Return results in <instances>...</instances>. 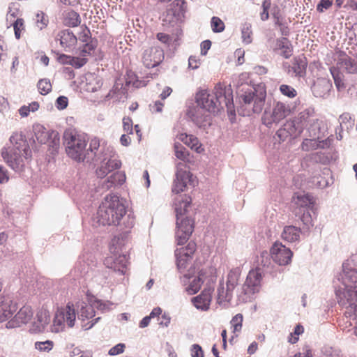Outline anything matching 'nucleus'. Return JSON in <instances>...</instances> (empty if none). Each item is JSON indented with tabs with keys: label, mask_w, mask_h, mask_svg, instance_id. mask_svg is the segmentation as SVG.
<instances>
[{
	"label": "nucleus",
	"mask_w": 357,
	"mask_h": 357,
	"mask_svg": "<svg viewBox=\"0 0 357 357\" xmlns=\"http://www.w3.org/2000/svg\"><path fill=\"white\" fill-rule=\"evenodd\" d=\"M344 265H346L348 268H351L357 271L356 270V268H357V253L352 255L350 259L347 262L343 264V268Z\"/></svg>",
	"instance_id": "13d9d810"
},
{
	"label": "nucleus",
	"mask_w": 357,
	"mask_h": 357,
	"mask_svg": "<svg viewBox=\"0 0 357 357\" xmlns=\"http://www.w3.org/2000/svg\"><path fill=\"white\" fill-rule=\"evenodd\" d=\"M266 96V91L261 90L256 93L245 92L241 96V98L245 109L254 113H260L264 106Z\"/></svg>",
	"instance_id": "2eb2a0df"
},
{
	"label": "nucleus",
	"mask_w": 357,
	"mask_h": 357,
	"mask_svg": "<svg viewBox=\"0 0 357 357\" xmlns=\"http://www.w3.org/2000/svg\"><path fill=\"white\" fill-rule=\"evenodd\" d=\"M312 114L313 111L310 109H307L301 112L298 115V119L294 120L296 121V126H302L303 130L313 121L312 119Z\"/></svg>",
	"instance_id": "72a5a7b5"
},
{
	"label": "nucleus",
	"mask_w": 357,
	"mask_h": 357,
	"mask_svg": "<svg viewBox=\"0 0 357 357\" xmlns=\"http://www.w3.org/2000/svg\"><path fill=\"white\" fill-rule=\"evenodd\" d=\"M15 36L17 39H19L21 36V31L24 30V20L22 18H18L13 24Z\"/></svg>",
	"instance_id": "864d4df0"
},
{
	"label": "nucleus",
	"mask_w": 357,
	"mask_h": 357,
	"mask_svg": "<svg viewBox=\"0 0 357 357\" xmlns=\"http://www.w3.org/2000/svg\"><path fill=\"white\" fill-rule=\"evenodd\" d=\"M39 108V104L37 102H32L29 105H24L19 109V113L22 117L27 116L30 112H34Z\"/></svg>",
	"instance_id": "a19ab883"
},
{
	"label": "nucleus",
	"mask_w": 357,
	"mask_h": 357,
	"mask_svg": "<svg viewBox=\"0 0 357 357\" xmlns=\"http://www.w3.org/2000/svg\"><path fill=\"white\" fill-rule=\"evenodd\" d=\"M175 255L176 257L178 269L182 272L187 268L188 261L190 260V257L187 255H184L183 253H180L178 249L175 251Z\"/></svg>",
	"instance_id": "4c0bfd02"
},
{
	"label": "nucleus",
	"mask_w": 357,
	"mask_h": 357,
	"mask_svg": "<svg viewBox=\"0 0 357 357\" xmlns=\"http://www.w3.org/2000/svg\"><path fill=\"white\" fill-rule=\"evenodd\" d=\"M199 60L197 59L196 56H190L188 59V66L189 68L195 70L199 68Z\"/></svg>",
	"instance_id": "69168bd1"
},
{
	"label": "nucleus",
	"mask_w": 357,
	"mask_h": 357,
	"mask_svg": "<svg viewBox=\"0 0 357 357\" xmlns=\"http://www.w3.org/2000/svg\"><path fill=\"white\" fill-rule=\"evenodd\" d=\"M332 89V84L326 79H319L314 82L312 90L314 95L319 98H327Z\"/></svg>",
	"instance_id": "5701e85b"
},
{
	"label": "nucleus",
	"mask_w": 357,
	"mask_h": 357,
	"mask_svg": "<svg viewBox=\"0 0 357 357\" xmlns=\"http://www.w3.org/2000/svg\"><path fill=\"white\" fill-rule=\"evenodd\" d=\"M333 3V0H321L317 6V10L323 12L324 10L329 8Z\"/></svg>",
	"instance_id": "bf43d9fd"
},
{
	"label": "nucleus",
	"mask_w": 357,
	"mask_h": 357,
	"mask_svg": "<svg viewBox=\"0 0 357 357\" xmlns=\"http://www.w3.org/2000/svg\"><path fill=\"white\" fill-rule=\"evenodd\" d=\"M281 93L288 98H292L296 96V91L291 86L282 84L280 86Z\"/></svg>",
	"instance_id": "8fccbe9b"
},
{
	"label": "nucleus",
	"mask_w": 357,
	"mask_h": 357,
	"mask_svg": "<svg viewBox=\"0 0 357 357\" xmlns=\"http://www.w3.org/2000/svg\"><path fill=\"white\" fill-rule=\"evenodd\" d=\"M241 34L243 41L246 44H250L252 42V30L251 24L249 23H245L241 27Z\"/></svg>",
	"instance_id": "79ce46f5"
},
{
	"label": "nucleus",
	"mask_w": 357,
	"mask_h": 357,
	"mask_svg": "<svg viewBox=\"0 0 357 357\" xmlns=\"http://www.w3.org/2000/svg\"><path fill=\"white\" fill-rule=\"evenodd\" d=\"M291 109L289 104L278 101L273 104L272 108L266 109L262 118V123L271 128L273 124H278L280 121L289 116Z\"/></svg>",
	"instance_id": "f8f14e48"
},
{
	"label": "nucleus",
	"mask_w": 357,
	"mask_h": 357,
	"mask_svg": "<svg viewBox=\"0 0 357 357\" xmlns=\"http://www.w3.org/2000/svg\"><path fill=\"white\" fill-rule=\"evenodd\" d=\"M97 222L101 225H118L121 229H130L135 225L132 212L128 211L116 195L105 197L96 214Z\"/></svg>",
	"instance_id": "f257e3e1"
},
{
	"label": "nucleus",
	"mask_w": 357,
	"mask_h": 357,
	"mask_svg": "<svg viewBox=\"0 0 357 357\" xmlns=\"http://www.w3.org/2000/svg\"><path fill=\"white\" fill-rule=\"evenodd\" d=\"M63 139L67 155L77 162L90 161L95 151H98L100 148L99 139L94 137L90 141L89 147L86 149V135L72 128L64 131Z\"/></svg>",
	"instance_id": "f03ea898"
},
{
	"label": "nucleus",
	"mask_w": 357,
	"mask_h": 357,
	"mask_svg": "<svg viewBox=\"0 0 357 357\" xmlns=\"http://www.w3.org/2000/svg\"><path fill=\"white\" fill-rule=\"evenodd\" d=\"M303 131L302 126H296L295 121H287L282 128L276 132V137L280 141H285L287 139L294 138L298 136Z\"/></svg>",
	"instance_id": "6ab92c4d"
},
{
	"label": "nucleus",
	"mask_w": 357,
	"mask_h": 357,
	"mask_svg": "<svg viewBox=\"0 0 357 357\" xmlns=\"http://www.w3.org/2000/svg\"><path fill=\"white\" fill-rule=\"evenodd\" d=\"M37 86L39 92L43 95L47 94L52 90V84L47 79H42L39 80Z\"/></svg>",
	"instance_id": "a18cd8bd"
},
{
	"label": "nucleus",
	"mask_w": 357,
	"mask_h": 357,
	"mask_svg": "<svg viewBox=\"0 0 357 357\" xmlns=\"http://www.w3.org/2000/svg\"><path fill=\"white\" fill-rule=\"evenodd\" d=\"M176 157L182 160L176 163V178L174 181L172 192L178 194L183 192L188 183L192 182V175L186 170L185 162L188 160L189 153L186 149L180 143L176 142L174 146Z\"/></svg>",
	"instance_id": "1a4fd4ad"
},
{
	"label": "nucleus",
	"mask_w": 357,
	"mask_h": 357,
	"mask_svg": "<svg viewBox=\"0 0 357 357\" xmlns=\"http://www.w3.org/2000/svg\"><path fill=\"white\" fill-rule=\"evenodd\" d=\"M123 126L125 132L132 134V121L129 117L123 119Z\"/></svg>",
	"instance_id": "052dcab7"
},
{
	"label": "nucleus",
	"mask_w": 357,
	"mask_h": 357,
	"mask_svg": "<svg viewBox=\"0 0 357 357\" xmlns=\"http://www.w3.org/2000/svg\"><path fill=\"white\" fill-rule=\"evenodd\" d=\"M301 228L293 225L285 226L281 234L282 238L289 243L298 241L300 239Z\"/></svg>",
	"instance_id": "bb28decb"
},
{
	"label": "nucleus",
	"mask_w": 357,
	"mask_h": 357,
	"mask_svg": "<svg viewBox=\"0 0 357 357\" xmlns=\"http://www.w3.org/2000/svg\"><path fill=\"white\" fill-rule=\"evenodd\" d=\"M303 333V327L301 325H297L294 328V334L290 333V338L289 340V342H290L292 344L296 343L298 340V335Z\"/></svg>",
	"instance_id": "4d7b16f0"
},
{
	"label": "nucleus",
	"mask_w": 357,
	"mask_h": 357,
	"mask_svg": "<svg viewBox=\"0 0 357 357\" xmlns=\"http://www.w3.org/2000/svg\"><path fill=\"white\" fill-rule=\"evenodd\" d=\"M54 347V342L51 340H46L43 342H36L35 343V348L43 352L50 351Z\"/></svg>",
	"instance_id": "de8ad7c7"
},
{
	"label": "nucleus",
	"mask_w": 357,
	"mask_h": 357,
	"mask_svg": "<svg viewBox=\"0 0 357 357\" xmlns=\"http://www.w3.org/2000/svg\"><path fill=\"white\" fill-rule=\"evenodd\" d=\"M151 106V109L153 112H161L162 111V107L164 104L161 101H155L153 105Z\"/></svg>",
	"instance_id": "338daca9"
},
{
	"label": "nucleus",
	"mask_w": 357,
	"mask_h": 357,
	"mask_svg": "<svg viewBox=\"0 0 357 357\" xmlns=\"http://www.w3.org/2000/svg\"><path fill=\"white\" fill-rule=\"evenodd\" d=\"M337 280L341 284L334 282L335 294L338 303L346 307L344 314L347 317V312L350 307H357V271L344 265V271Z\"/></svg>",
	"instance_id": "20e7f679"
},
{
	"label": "nucleus",
	"mask_w": 357,
	"mask_h": 357,
	"mask_svg": "<svg viewBox=\"0 0 357 357\" xmlns=\"http://www.w3.org/2000/svg\"><path fill=\"white\" fill-rule=\"evenodd\" d=\"M241 273V271L238 267L230 270L227 275L226 282V286L229 287V289H230L234 291V289L238 284Z\"/></svg>",
	"instance_id": "473e14b6"
},
{
	"label": "nucleus",
	"mask_w": 357,
	"mask_h": 357,
	"mask_svg": "<svg viewBox=\"0 0 357 357\" xmlns=\"http://www.w3.org/2000/svg\"><path fill=\"white\" fill-rule=\"evenodd\" d=\"M211 43L210 40H204L201 44V54L206 55L208 50L211 48Z\"/></svg>",
	"instance_id": "774afa93"
},
{
	"label": "nucleus",
	"mask_w": 357,
	"mask_h": 357,
	"mask_svg": "<svg viewBox=\"0 0 357 357\" xmlns=\"http://www.w3.org/2000/svg\"><path fill=\"white\" fill-rule=\"evenodd\" d=\"M179 139L197 153H201L203 151V148L199 143L198 139L192 135L181 134L179 136Z\"/></svg>",
	"instance_id": "2f4dec72"
},
{
	"label": "nucleus",
	"mask_w": 357,
	"mask_h": 357,
	"mask_svg": "<svg viewBox=\"0 0 357 357\" xmlns=\"http://www.w3.org/2000/svg\"><path fill=\"white\" fill-rule=\"evenodd\" d=\"M126 181V176L121 172H116L109 176L102 183V188L109 190L116 185H122Z\"/></svg>",
	"instance_id": "c85d7f7f"
},
{
	"label": "nucleus",
	"mask_w": 357,
	"mask_h": 357,
	"mask_svg": "<svg viewBox=\"0 0 357 357\" xmlns=\"http://www.w3.org/2000/svg\"><path fill=\"white\" fill-rule=\"evenodd\" d=\"M211 114L196 102L189 105L186 112L188 118L197 127L203 129L211 125Z\"/></svg>",
	"instance_id": "4468645a"
},
{
	"label": "nucleus",
	"mask_w": 357,
	"mask_h": 357,
	"mask_svg": "<svg viewBox=\"0 0 357 357\" xmlns=\"http://www.w3.org/2000/svg\"><path fill=\"white\" fill-rule=\"evenodd\" d=\"M337 66L340 71L348 73H357V62L345 54L342 55L338 59Z\"/></svg>",
	"instance_id": "393cba45"
},
{
	"label": "nucleus",
	"mask_w": 357,
	"mask_h": 357,
	"mask_svg": "<svg viewBox=\"0 0 357 357\" xmlns=\"http://www.w3.org/2000/svg\"><path fill=\"white\" fill-rule=\"evenodd\" d=\"M33 312L29 306L22 307L15 315L14 318L6 324L7 328H14L20 326L21 324H25L31 319Z\"/></svg>",
	"instance_id": "aec40b11"
},
{
	"label": "nucleus",
	"mask_w": 357,
	"mask_h": 357,
	"mask_svg": "<svg viewBox=\"0 0 357 357\" xmlns=\"http://www.w3.org/2000/svg\"><path fill=\"white\" fill-rule=\"evenodd\" d=\"M56 60L61 64H69L75 68L82 67L87 62V59L86 58L71 56L64 54H57Z\"/></svg>",
	"instance_id": "b1692460"
},
{
	"label": "nucleus",
	"mask_w": 357,
	"mask_h": 357,
	"mask_svg": "<svg viewBox=\"0 0 357 357\" xmlns=\"http://www.w3.org/2000/svg\"><path fill=\"white\" fill-rule=\"evenodd\" d=\"M164 57V52L162 48L151 47L144 50L142 61L146 68H154L163 61Z\"/></svg>",
	"instance_id": "a211bd4d"
},
{
	"label": "nucleus",
	"mask_w": 357,
	"mask_h": 357,
	"mask_svg": "<svg viewBox=\"0 0 357 357\" xmlns=\"http://www.w3.org/2000/svg\"><path fill=\"white\" fill-rule=\"evenodd\" d=\"M211 24L212 30L215 33H220L225 30V24L218 17H213Z\"/></svg>",
	"instance_id": "49530a36"
},
{
	"label": "nucleus",
	"mask_w": 357,
	"mask_h": 357,
	"mask_svg": "<svg viewBox=\"0 0 357 357\" xmlns=\"http://www.w3.org/2000/svg\"><path fill=\"white\" fill-rule=\"evenodd\" d=\"M126 345L123 343H119L116 345L112 347L108 351V354L110 356H116L122 354L124 351Z\"/></svg>",
	"instance_id": "6e6d98bb"
},
{
	"label": "nucleus",
	"mask_w": 357,
	"mask_h": 357,
	"mask_svg": "<svg viewBox=\"0 0 357 357\" xmlns=\"http://www.w3.org/2000/svg\"><path fill=\"white\" fill-rule=\"evenodd\" d=\"M195 102L212 114L218 112L225 107L228 112L234 109L233 93L230 86L218 83L211 93L208 90H200L196 93Z\"/></svg>",
	"instance_id": "7ed1b4c3"
},
{
	"label": "nucleus",
	"mask_w": 357,
	"mask_h": 357,
	"mask_svg": "<svg viewBox=\"0 0 357 357\" xmlns=\"http://www.w3.org/2000/svg\"><path fill=\"white\" fill-rule=\"evenodd\" d=\"M307 61L303 56H299L294 59L291 70L296 76L303 77L305 74Z\"/></svg>",
	"instance_id": "c756f323"
},
{
	"label": "nucleus",
	"mask_w": 357,
	"mask_h": 357,
	"mask_svg": "<svg viewBox=\"0 0 357 357\" xmlns=\"http://www.w3.org/2000/svg\"><path fill=\"white\" fill-rule=\"evenodd\" d=\"M339 122L341 129L348 130L351 128L354 123V120L352 119L351 116L349 113H344L339 117Z\"/></svg>",
	"instance_id": "58836bf2"
},
{
	"label": "nucleus",
	"mask_w": 357,
	"mask_h": 357,
	"mask_svg": "<svg viewBox=\"0 0 357 357\" xmlns=\"http://www.w3.org/2000/svg\"><path fill=\"white\" fill-rule=\"evenodd\" d=\"M243 317L242 314H236L231 320V324L233 327V333H238L241 331Z\"/></svg>",
	"instance_id": "37998d69"
},
{
	"label": "nucleus",
	"mask_w": 357,
	"mask_h": 357,
	"mask_svg": "<svg viewBox=\"0 0 357 357\" xmlns=\"http://www.w3.org/2000/svg\"><path fill=\"white\" fill-rule=\"evenodd\" d=\"M233 291L227 287L224 286L222 283H220L219 287L217 289V301L219 304H222L223 303H229L232 297H233Z\"/></svg>",
	"instance_id": "7c9ffc66"
},
{
	"label": "nucleus",
	"mask_w": 357,
	"mask_h": 357,
	"mask_svg": "<svg viewBox=\"0 0 357 357\" xmlns=\"http://www.w3.org/2000/svg\"><path fill=\"white\" fill-rule=\"evenodd\" d=\"M68 98L66 96H59L56 101V106L59 109H63L68 106Z\"/></svg>",
	"instance_id": "680f3d73"
},
{
	"label": "nucleus",
	"mask_w": 357,
	"mask_h": 357,
	"mask_svg": "<svg viewBox=\"0 0 357 357\" xmlns=\"http://www.w3.org/2000/svg\"><path fill=\"white\" fill-rule=\"evenodd\" d=\"M347 317L349 318L350 320H352L354 322L355 326L354 328V333L357 337V307H350L347 312Z\"/></svg>",
	"instance_id": "3c124183"
},
{
	"label": "nucleus",
	"mask_w": 357,
	"mask_h": 357,
	"mask_svg": "<svg viewBox=\"0 0 357 357\" xmlns=\"http://www.w3.org/2000/svg\"><path fill=\"white\" fill-rule=\"evenodd\" d=\"M91 160L100 162V166L96 169V175L100 178H104L109 172L119 169L121 166L116 151L111 146L100 145L98 151H95Z\"/></svg>",
	"instance_id": "6e6552de"
},
{
	"label": "nucleus",
	"mask_w": 357,
	"mask_h": 357,
	"mask_svg": "<svg viewBox=\"0 0 357 357\" xmlns=\"http://www.w3.org/2000/svg\"><path fill=\"white\" fill-rule=\"evenodd\" d=\"M314 203V197L308 193L296 192L292 197L291 209L303 225V230H309L313 227V220L309 210L312 208Z\"/></svg>",
	"instance_id": "0eeeda50"
},
{
	"label": "nucleus",
	"mask_w": 357,
	"mask_h": 357,
	"mask_svg": "<svg viewBox=\"0 0 357 357\" xmlns=\"http://www.w3.org/2000/svg\"><path fill=\"white\" fill-rule=\"evenodd\" d=\"M9 141L10 146L2 149L1 156L9 167L20 171L24 165V160L31 156V151L22 132H13Z\"/></svg>",
	"instance_id": "39448f33"
},
{
	"label": "nucleus",
	"mask_w": 357,
	"mask_h": 357,
	"mask_svg": "<svg viewBox=\"0 0 357 357\" xmlns=\"http://www.w3.org/2000/svg\"><path fill=\"white\" fill-rule=\"evenodd\" d=\"M319 143L316 139H305L301 144V149L304 151L315 150L319 146Z\"/></svg>",
	"instance_id": "c03bdc74"
},
{
	"label": "nucleus",
	"mask_w": 357,
	"mask_h": 357,
	"mask_svg": "<svg viewBox=\"0 0 357 357\" xmlns=\"http://www.w3.org/2000/svg\"><path fill=\"white\" fill-rule=\"evenodd\" d=\"M76 311L72 303H68L65 307H59L55 312L51 331L59 333L64 331L66 328H71L76 322Z\"/></svg>",
	"instance_id": "9d476101"
},
{
	"label": "nucleus",
	"mask_w": 357,
	"mask_h": 357,
	"mask_svg": "<svg viewBox=\"0 0 357 357\" xmlns=\"http://www.w3.org/2000/svg\"><path fill=\"white\" fill-rule=\"evenodd\" d=\"M261 279V268H257L250 271L238 294L239 298L243 302L250 301L252 296L259 291Z\"/></svg>",
	"instance_id": "ddd939ff"
},
{
	"label": "nucleus",
	"mask_w": 357,
	"mask_h": 357,
	"mask_svg": "<svg viewBox=\"0 0 357 357\" xmlns=\"http://www.w3.org/2000/svg\"><path fill=\"white\" fill-rule=\"evenodd\" d=\"M191 203V198L186 195H178L175 199L174 208L176 216V238L178 245H183L194 229V222L185 214Z\"/></svg>",
	"instance_id": "423d86ee"
},
{
	"label": "nucleus",
	"mask_w": 357,
	"mask_h": 357,
	"mask_svg": "<svg viewBox=\"0 0 357 357\" xmlns=\"http://www.w3.org/2000/svg\"><path fill=\"white\" fill-rule=\"evenodd\" d=\"M64 24L68 26H77L80 24V17L74 10L67 12L64 15Z\"/></svg>",
	"instance_id": "c9c22d12"
},
{
	"label": "nucleus",
	"mask_w": 357,
	"mask_h": 357,
	"mask_svg": "<svg viewBox=\"0 0 357 357\" xmlns=\"http://www.w3.org/2000/svg\"><path fill=\"white\" fill-rule=\"evenodd\" d=\"M192 357H204V353L202 347L199 344H193L191 349Z\"/></svg>",
	"instance_id": "e2e57ef3"
},
{
	"label": "nucleus",
	"mask_w": 357,
	"mask_h": 357,
	"mask_svg": "<svg viewBox=\"0 0 357 357\" xmlns=\"http://www.w3.org/2000/svg\"><path fill=\"white\" fill-rule=\"evenodd\" d=\"M50 321L49 312L40 310L37 312L34 321L31 324L30 331L33 333H42L45 331Z\"/></svg>",
	"instance_id": "412c9836"
},
{
	"label": "nucleus",
	"mask_w": 357,
	"mask_h": 357,
	"mask_svg": "<svg viewBox=\"0 0 357 357\" xmlns=\"http://www.w3.org/2000/svg\"><path fill=\"white\" fill-rule=\"evenodd\" d=\"M271 255L273 260L279 265L288 264L293 256V253L289 248H286L280 242H275L271 249Z\"/></svg>",
	"instance_id": "f3484780"
},
{
	"label": "nucleus",
	"mask_w": 357,
	"mask_h": 357,
	"mask_svg": "<svg viewBox=\"0 0 357 357\" xmlns=\"http://www.w3.org/2000/svg\"><path fill=\"white\" fill-rule=\"evenodd\" d=\"M196 250V244L194 242H190L185 248L178 249L180 253H183L184 255H187L191 257V255L195 252Z\"/></svg>",
	"instance_id": "5fc2aeb1"
},
{
	"label": "nucleus",
	"mask_w": 357,
	"mask_h": 357,
	"mask_svg": "<svg viewBox=\"0 0 357 357\" xmlns=\"http://www.w3.org/2000/svg\"><path fill=\"white\" fill-rule=\"evenodd\" d=\"M56 39L59 40L61 46L64 49L75 45L77 41V37L68 29L60 31Z\"/></svg>",
	"instance_id": "a878e982"
},
{
	"label": "nucleus",
	"mask_w": 357,
	"mask_h": 357,
	"mask_svg": "<svg viewBox=\"0 0 357 357\" xmlns=\"http://www.w3.org/2000/svg\"><path fill=\"white\" fill-rule=\"evenodd\" d=\"M96 47V44L95 42L90 41L89 43H86L82 47L79 56L78 57H84L86 59V56L91 54V52H93Z\"/></svg>",
	"instance_id": "09e8293b"
},
{
	"label": "nucleus",
	"mask_w": 357,
	"mask_h": 357,
	"mask_svg": "<svg viewBox=\"0 0 357 357\" xmlns=\"http://www.w3.org/2000/svg\"><path fill=\"white\" fill-rule=\"evenodd\" d=\"M277 47L282 50V55L288 59L291 55L292 49L289 41L286 38L278 39L276 41Z\"/></svg>",
	"instance_id": "f704fd0d"
},
{
	"label": "nucleus",
	"mask_w": 357,
	"mask_h": 357,
	"mask_svg": "<svg viewBox=\"0 0 357 357\" xmlns=\"http://www.w3.org/2000/svg\"><path fill=\"white\" fill-rule=\"evenodd\" d=\"M331 73L333 75V79L335 81V84L337 90L338 91L343 90L345 88V86H344V84L342 82V80L341 79V78L339 77L338 75H335L334 71L332 70H331Z\"/></svg>",
	"instance_id": "0e129e2a"
},
{
	"label": "nucleus",
	"mask_w": 357,
	"mask_h": 357,
	"mask_svg": "<svg viewBox=\"0 0 357 357\" xmlns=\"http://www.w3.org/2000/svg\"><path fill=\"white\" fill-rule=\"evenodd\" d=\"M111 255L105 260V264L114 271L124 275L127 271L128 259L122 252L121 241L114 237L109 246Z\"/></svg>",
	"instance_id": "9b49d317"
},
{
	"label": "nucleus",
	"mask_w": 357,
	"mask_h": 357,
	"mask_svg": "<svg viewBox=\"0 0 357 357\" xmlns=\"http://www.w3.org/2000/svg\"><path fill=\"white\" fill-rule=\"evenodd\" d=\"M77 310V317L79 320L83 322L82 328L85 330L91 329L100 319L97 317L90 321L84 323L86 320H89L95 316L94 308L91 305L82 301L76 304Z\"/></svg>",
	"instance_id": "dca6fc26"
},
{
	"label": "nucleus",
	"mask_w": 357,
	"mask_h": 357,
	"mask_svg": "<svg viewBox=\"0 0 357 357\" xmlns=\"http://www.w3.org/2000/svg\"><path fill=\"white\" fill-rule=\"evenodd\" d=\"M38 27L41 30L47 25L48 20L43 12H38L36 15Z\"/></svg>",
	"instance_id": "603ef678"
},
{
	"label": "nucleus",
	"mask_w": 357,
	"mask_h": 357,
	"mask_svg": "<svg viewBox=\"0 0 357 357\" xmlns=\"http://www.w3.org/2000/svg\"><path fill=\"white\" fill-rule=\"evenodd\" d=\"M203 275V273L201 271L199 276L190 282L189 286L186 288V291L189 294H195L200 289L204 282Z\"/></svg>",
	"instance_id": "e433bc0d"
},
{
	"label": "nucleus",
	"mask_w": 357,
	"mask_h": 357,
	"mask_svg": "<svg viewBox=\"0 0 357 357\" xmlns=\"http://www.w3.org/2000/svg\"><path fill=\"white\" fill-rule=\"evenodd\" d=\"M33 131L37 141L40 144H45L47 140V133L45 132V128L38 124L33 126Z\"/></svg>",
	"instance_id": "ea45409f"
},
{
	"label": "nucleus",
	"mask_w": 357,
	"mask_h": 357,
	"mask_svg": "<svg viewBox=\"0 0 357 357\" xmlns=\"http://www.w3.org/2000/svg\"><path fill=\"white\" fill-rule=\"evenodd\" d=\"M15 310V305L10 301L0 300V322L10 318Z\"/></svg>",
	"instance_id": "cd10ccee"
},
{
	"label": "nucleus",
	"mask_w": 357,
	"mask_h": 357,
	"mask_svg": "<svg viewBox=\"0 0 357 357\" xmlns=\"http://www.w3.org/2000/svg\"><path fill=\"white\" fill-rule=\"evenodd\" d=\"M213 291V288L208 287L202 291L200 295L192 298V301L195 307L198 310H207L210 306Z\"/></svg>",
	"instance_id": "4be33fe9"
}]
</instances>
